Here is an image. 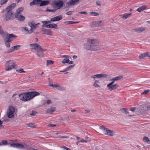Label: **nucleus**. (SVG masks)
Wrapping results in <instances>:
<instances>
[{"instance_id": "1", "label": "nucleus", "mask_w": 150, "mask_h": 150, "mask_svg": "<svg viewBox=\"0 0 150 150\" xmlns=\"http://www.w3.org/2000/svg\"><path fill=\"white\" fill-rule=\"evenodd\" d=\"M16 6V3H12L1 11V13H5L3 16L4 21H6L13 20L15 18L14 14L12 12V11H11L14 9Z\"/></svg>"}, {"instance_id": "2", "label": "nucleus", "mask_w": 150, "mask_h": 150, "mask_svg": "<svg viewBox=\"0 0 150 150\" xmlns=\"http://www.w3.org/2000/svg\"><path fill=\"white\" fill-rule=\"evenodd\" d=\"M40 95V93L38 92H29L20 94L19 96V98L21 100L27 101L30 100L35 97Z\"/></svg>"}, {"instance_id": "3", "label": "nucleus", "mask_w": 150, "mask_h": 150, "mask_svg": "<svg viewBox=\"0 0 150 150\" xmlns=\"http://www.w3.org/2000/svg\"><path fill=\"white\" fill-rule=\"evenodd\" d=\"M96 39H90L88 40L87 43L84 45L85 49L88 50L96 51L95 47L96 45Z\"/></svg>"}, {"instance_id": "4", "label": "nucleus", "mask_w": 150, "mask_h": 150, "mask_svg": "<svg viewBox=\"0 0 150 150\" xmlns=\"http://www.w3.org/2000/svg\"><path fill=\"white\" fill-rule=\"evenodd\" d=\"M100 129L103 130L105 134L106 135L112 136L115 134V132L113 131L106 128L103 126H100Z\"/></svg>"}, {"instance_id": "5", "label": "nucleus", "mask_w": 150, "mask_h": 150, "mask_svg": "<svg viewBox=\"0 0 150 150\" xmlns=\"http://www.w3.org/2000/svg\"><path fill=\"white\" fill-rule=\"evenodd\" d=\"M15 109L14 107L12 106L9 107L7 111V115L8 117L12 118L14 117V113Z\"/></svg>"}, {"instance_id": "6", "label": "nucleus", "mask_w": 150, "mask_h": 150, "mask_svg": "<svg viewBox=\"0 0 150 150\" xmlns=\"http://www.w3.org/2000/svg\"><path fill=\"white\" fill-rule=\"evenodd\" d=\"M103 24V21H93L90 23V25L92 27H96L102 26Z\"/></svg>"}, {"instance_id": "7", "label": "nucleus", "mask_w": 150, "mask_h": 150, "mask_svg": "<svg viewBox=\"0 0 150 150\" xmlns=\"http://www.w3.org/2000/svg\"><path fill=\"white\" fill-rule=\"evenodd\" d=\"M8 65L6 67V71L11 70L15 67L13 61V60H9L6 62V64Z\"/></svg>"}, {"instance_id": "8", "label": "nucleus", "mask_w": 150, "mask_h": 150, "mask_svg": "<svg viewBox=\"0 0 150 150\" xmlns=\"http://www.w3.org/2000/svg\"><path fill=\"white\" fill-rule=\"evenodd\" d=\"M53 4L56 7L57 9L61 8L64 5V2L62 1L58 0L57 1H54Z\"/></svg>"}, {"instance_id": "9", "label": "nucleus", "mask_w": 150, "mask_h": 150, "mask_svg": "<svg viewBox=\"0 0 150 150\" xmlns=\"http://www.w3.org/2000/svg\"><path fill=\"white\" fill-rule=\"evenodd\" d=\"M51 88L59 91H64L65 88L61 85H49Z\"/></svg>"}, {"instance_id": "10", "label": "nucleus", "mask_w": 150, "mask_h": 150, "mask_svg": "<svg viewBox=\"0 0 150 150\" xmlns=\"http://www.w3.org/2000/svg\"><path fill=\"white\" fill-rule=\"evenodd\" d=\"M107 75L106 74H97L95 75L92 76L91 78H94V79H102L104 78L107 77Z\"/></svg>"}, {"instance_id": "11", "label": "nucleus", "mask_w": 150, "mask_h": 150, "mask_svg": "<svg viewBox=\"0 0 150 150\" xmlns=\"http://www.w3.org/2000/svg\"><path fill=\"white\" fill-rule=\"evenodd\" d=\"M21 47L20 45H16L11 47L10 49L8 50L6 52V53H9L13 51L18 50Z\"/></svg>"}, {"instance_id": "12", "label": "nucleus", "mask_w": 150, "mask_h": 150, "mask_svg": "<svg viewBox=\"0 0 150 150\" xmlns=\"http://www.w3.org/2000/svg\"><path fill=\"white\" fill-rule=\"evenodd\" d=\"M79 0H70L69 2L67 3V4L68 6H74L77 4V3L79 2Z\"/></svg>"}, {"instance_id": "13", "label": "nucleus", "mask_w": 150, "mask_h": 150, "mask_svg": "<svg viewBox=\"0 0 150 150\" xmlns=\"http://www.w3.org/2000/svg\"><path fill=\"white\" fill-rule=\"evenodd\" d=\"M5 38L8 39L12 40V41L13 40H12V39L16 38H17V36L14 34L7 33Z\"/></svg>"}, {"instance_id": "14", "label": "nucleus", "mask_w": 150, "mask_h": 150, "mask_svg": "<svg viewBox=\"0 0 150 150\" xmlns=\"http://www.w3.org/2000/svg\"><path fill=\"white\" fill-rule=\"evenodd\" d=\"M41 32L42 33L48 35H51V33L52 32L50 29L45 28L42 29Z\"/></svg>"}, {"instance_id": "15", "label": "nucleus", "mask_w": 150, "mask_h": 150, "mask_svg": "<svg viewBox=\"0 0 150 150\" xmlns=\"http://www.w3.org/2000/svg\"><path fill=\"white\" fill-rule=\"evenodd\" d=\"M35 53L39 57H44L43 53L39 49H37L36 50Z\"/></svg>"}, {"instance_id": "16", "label": "nucleus", "mask_w": 150, "mask_h": 150, "mask_svg": "<svg viewBox=\"0 0 150 150\" xmlns=\"http://www.w3.org/2000/svg\"><path fill=\"white\" fill-rule=\"evenodd\" d=\"M15 18H16L17 20L19 21L23 22V21L25 19V17L21 15H18L16 17V16H15Z\"/></svg>"}, {"instance_id": "17", "label": "nucleus", "mask_w": 150, "mask_h": 150, "mask_svg": "<svg viewBox=\"0 0 150 150\" xmlns=\"http://www.w3.org/2000/svg\"><path fill=\"white\" fill-rule=\"evenodd\" d=\"M62 18V15H59L57 16L54 17L53 18H51V21L53 22L59 21L61 20Z\"/></svg>"}, {"instance_id": "18", "label": "nucleus", "mask_w": 150, "mask_h": 150, "mask_svg": "<svg viewBox=\"0 0 150 150\" xmlns=\"http://www.w3.org/2000/svg\"><path fill=\"white\" fill-rule=\"evenodd\" d=\"M118 87V85H107V88L110 91L115 89Z\"/></svg>"}, {"instance_id": "19", "label": "nucleus", "mask_w": 150, "mask_h": 150, "mask_svg": "<svg viewBox=\"0 0 150 150\" xmlns=\"http://www.w3.org/2000/svg\"><path fill=\"white\" fill-rule=\"evenodd\" d=\"M4 41L6 46L7 47H10V43L11 42L12 40H10L6 39V38L4 39Z\"/></svg>"}, {"instance_id": "20", "label": "nucleus", "mask_w": 150, "mask_h": 150, "mask_svg": "<svg viewBox=\"0 0 150 150\" xmlns=\"http://www.w3.org/2000/svg\"><path fill=\"white\" fill-rule=\"evenodd\" d=\"M50 3V1L48 0L42 1L40 2L39 4L40 6H42L48 5Z\"/></svg>"}, {"instance_id": "21", "label": "nucleus", "mask_w": 150, "mask_h": 150, "mask_svg": "<svg viewBox=\"0 0 150 150\" xmlns=\"http://www.w3.org/2000/svg\"><path fill=\"white\" fill-rule=\"evenodd\" d=\"M46 28H54L57 29L58 27L57 24L54 23L50 24L46 26Z\"/></svg>"}, {"instance_id": "22", "label": "nucleus", "mask_w": 150, "mask_h": 150, "mask_svg": "<svg viewBox=\"0 0 150 150\" xmlns=\"http://www.w3.org/2000/svg\"><path fill=\"white\" fill-rule=\"evenodd\" d=\"M24 9L23 7H20L18 8L16 11V13L14 14L15 16H16V17L18 15H21V13L22 12Z\"/></svg>"}, {"instance_id": "23", "label": "nucleus", "mask_w": 150, "mask_h": 150, "mask_svg": "<svg viewBox=\"0 0 150 150\" xmlns=\"http://www.w3.org/2000/svg\"><path fill=\"white\" fill-rule=\"evenodd\" d=\"M132 14V13H125L123 14H121L120 15V16L123 19H126L129 17Z\"/></svg>"}, {"instance_id": "24", "label": "nucleus", "mask_w": 150, "mask_h": 150, "mask_svg": "<svg viewBox=\"0 0 150 150\" xmlns=\"http://www.w3.org/2000/svg\"><path fill=\"white\" fill-rule=\"evenodd\" d=\"M145 30V28L144 27H140L135 29H134L136 32L138 33H140L143 31Z\"/></svg>"}, {"instance_id": "25", "label": "nucleus", "mask_w": 150, "mask_h": 150, "mask_svg": "<svg viewBox=\"0 0 150 150\" xmlns=\"http://www.w3.org/2000/svg\"><path fill=\"white\" fill-rule=\"evenodd\" d=\"M123 78V76L122 75H120L116 77L113 79H111L110 81H113L114 83L115 81H117Z\"/></svg>"}, {"instance_id": "26", "label": "nucleus", "mask_w": 150, "mask_h": 150, "mask_svg": "<svg viewBox=\"0 0 150 150\" xmlns=\"http://www.w3.org/2000/svg\"><path fill=\"white\" fill-rule=\"evenodd\" d=\"M146 5H143L138 8L137 9V11L141 12L145 10L146 8Z\"/></svg>"}, {"instance_id": "27", "label": "nucleus", "mask_w": 150, "mask_h": 150, "mask_svg": "<svg viewBox=\"0 0 150 150\" xmlns=\"http://www.w3.org/2000/svg\"><path fill=\"white\" fill-rule=\"evenodd\" d=\"M148 55L149 53L146 52L140 54L139 56V58L140 59H143L145 57L148 56Z\"/></svg>"}, {"instance_id": "28", "label": "nucleus", "mask_w": 150, "mask_h": 150, "mask_svg": "<svg viewBox=\"0 0 150 150\" xmlns=\"http://www.w3.org/2000/svg\"><path fill=\"white\" fill-rule=\"evenodd\" d=\"M30 47H32L34 49H36L37 48L38 49H39L40 46L37 44H30Z\"/></svg>"}, {"instance_id": "29", "label": "nucleus", "mask_w": 150, "mask_h": 150, "mask_svg": "<svg viewBox=\"0 0 150 150\" xmlns=\"http://www.w3.org/2000/svg\"><path fill=\"white\" fill-rule=\"evenodd\" d=\"M55 110V108H51L48 109L46 111L47 113H52Z\"/></svg>"}, {"instance_id": "30", "label": "nucleus", "mask_w": 150, "mask_h": 150, "mask_svg": "<svg viewBox=\"0 0 150 150\" xmlns=\"http://www.w3.org/2000/svg\"><path fill=\"white\" fill-rule=\"evenodd\" d=\"M148 108L146 109V108H145L144 109V108L142 106H139L137 108V110H138V111L140 112H142V110H148Z\"/></svg>"}, {"instance_id": "31", "label": "nucleus", "mask_w": 150, "mask_h": 150, "mask_svg": "<svg viewBox=\"0 0 150 150\" xmlns=\"http://www.w3.org/2000/svg\"><path fill=\"white\" fill-rule=\"evenodd\" d=\"M77 22H75L73 21H65L64 22V23L65 25H69L72 24H75L78 23Z\"/></svg>"}, {"instance_id": "32", "label": "nucleus", "mask_w": 150, "mask_h": 150, "mask_svg": "<svg viewBox=\"0 0 150 150\" xmlns=\"http://www.w3.org/2000/svg\"><path fill=\"white\" fill-rule=\"evenodd\" d=\"M21 149H24L25 148V146L22 145V144L18 143L17 148Z\"/></svg>"}, {"instance_id": "33", "label": "nucleus", "mask_w": 150, "mask_h": 150, "mask_svg": "<svg viewBox=\"0 0 150 150\" xmlns=\"http://www.w3.org/2000/svg\"><path fill=\"white\" fill-rule=\"evenodd\" d=\"M59 150H71L70 149L67 147L64 146H60L59 148Z\"/></svg>"}, {"instance_id": "34", "label": "nucleus", "mask_w": 150, "mask_h": 150, "mask_svg": "<svg viewBox=\"0 0 150 150\" xmlns=\"http://www.w3.org/2000/svg\"><path fill=\"white\" fill-rule=\"evenodd\" d=\"M28 127L33 128L36 127L35 125L33 123H28L26 124Z\"/></svg>"}, {"instance_id": "35", "label": "nucleus", "mask_w": 150, "mask_h": 150, "mask_svg": "<svg viewBox=\"0 0 150 150\" xmlns=\"http://www.w3.org/2000/svg\"><path fill=\"white\" fill-rule=\"evenodd\" d=\"M120 110L121 112L123 113H125L126 114H127L129 113V112L125 108H123L120 109Z\"/></svg>"}, {"instance_id": "36", "label": "nucleus", "mask_w": 150, "mask_h": 150, "mask_svg": "<svg viewBox=\"0 0 150 150\" xmlns=\"http://www.w3.org/2000/svg\"><path fill=\"white\" fill-rule=\"evenodd\" d=\"M69 59L67 58L64 59L62 61V63L63 64H65L68 63L69 62Z\"/></svg>"}, {"instance_id": "37", "label": "nucleus", "mask_w": 150, "mask_h": 150, "mask_svg": "<svg viewBox=\"0 0 150 150\" xmlns=\"http://www.w3.org/2000/svg\"><path fill=\"white\" fill-rule=\"evenodd\" d=\"M54 61L52 60H47V65H51L54 63Z\"/></svg>"}, {"instance_id": "38", "label": "nucleus", "mask_w": 150, "mask_h": 150, "mask_svg": "<svg viewBox=\"0 0 150 150\" xmlns=\"http://www.w3.org/2000/svg\"><path fill=\"white\" fill-rule=\"evenodd\" d=\"M28 24L32 29H33V28L35 27V26H34V24L31 22H29Z\"/></svg>"}, {"instance_id": "39", "label": "nucleus", "mask_w": 150, "mask_h": 150, "mask_svg": "<svg viewBox=\"0 0 150 150\" xmlns=\"http://www.w3.org/2000/svg\"><path fill=\"white\" fill-rule=\"evenodd\" d=\"M144 141L145 142L148 143V142H149L150 140L147 137H144L143 138Z\"/></svg>"}, {"instance_id": "40", "label": "nucleus", "mask_w": 150, "mask_h": 150, "mask_svg": "<svg viewBox=\"0 0 150 150\" xmlns=\"http://www.w3.org/2000/svg\"><path fill=\"white\" fill-rule=\"evenodd\" d=\"M16 71L18 72V73H25V71H24L23 69H20L16 70Z\"/></svg>"}, {"instance_id": "41", "label": "nucleus", "mask_w": 150, "mask_h": 150, "mask_svg": "<svg viewBox=\"0 0 150 150\" xmlns=\"http://www.w3.org/2000/svg\"><path fill=\"white\" fill-rule=\"evenodd\" d=\"M1 145H6L8 144H9V143H8L7 142V141L6 140H3L1 143Z\"/></svg>"}, {"instance_id": "42", "label": "nucleus", "mask_w": 150, "mask_h": 150, "mask_svg": "<svg viewBox=\"0 0 150 150\" xmlns=\"http://www.w3.org/2000/svg\"><path fill=\"white\" fill-rule=\"evenodd\" d=\"M75 66V65L74 64L72 65L69 66V67H67L66 68V69L68 71H69V70H70L71 68L74 67Z\"/></svg>"}, {"instance_id": "43", "label": "nucleus", "mask_w": 150, "mask_h": 150, "mask_svg": "<svg viewBox=\"0 0 150 150\" xmlns=\"http://www.w3.org/2000/svg\"><path fill=\"white\" fill-rule=\"evenodd\" d=\"M8 0H1L0 2L1 5L5 4L8 1Z\"/></svg>"}, {"instance_id": "44", "label": "nucleus", "mask_w": 150, "mask_h": 150, "mask_svg": "<svg viewBox=\"0 0 150 150\" xmlns=\"http://www.w3.org/2000/svg\"><path fill=\"white\" fill-rule=\"evenodd\" d=\"M18 143H13L12 144H11L10 146L11 147H13L15 148H17V145Z\"/></svg>"}, {"instance_id": "45", "label": "nucleus", "mask_w": 150, "mask_h": 150, "mask_svg": "<svg viewBox=\"0 0 150 150\" xmlns=\"http://www.w3.org/2000/svg\"><path fill=\"white\" fill-rule=\"evenodd\" d=\"M91 14L93 15L94 16H97L99 15L98 13L92 12L91 13Z\"/></svg>"}, {"instance_id": "46", "label": "nucleus", "mask_w": 150, "mask_h": 150, "mask_svg": "<svg viewBox=\"0 0 150 150\" xmlns=\"http://www.w3.org/2000/svg\"><path fill=\"white\" fill-rule=\"evenodd\" d=\"M150 91L149 89L144 91V92L142 93V94H146L148 93Z\"/></svg>"}, {"instance_id": "47", "label": "nucleus", "mask_w": 150, "mask_h": 150, "mask_svg": "<svg viewBox=\"0 0 150 150\" xmlns=\"http://www.w3.org/2000/svg\"><path fill=\"white\" fill-rule=\"evenodd\" d=\"M73 13H74L73 11H68L67 12V13H66V14L68 15H71Z\"/></svg>"}, {"instance_id": "48", "label": "nucleus", "mask_w": 150, "mask_h": 150, "mask_svg": "<svg viewBox=\"0 0 150 150\" xmlns=\"http://www.w3.org/2000/svg\"><path fill=\"white\" fill-rule=\"evenodd\" d=\"M37 113L35 111H33L32 113H30V115H31L34 116Z\"/></svg>"}, {"instance_id": "49", "label": "nucleus", "mask_w": 150, "mask_h": 150, "mask_svg": "<svg viewBox=\"0 0 150 150\" xmlns=\"http://www.w3.org/2000/svg\"><path fill=\"white\" fill-rule=\"evenodd\" d=\"M47 21H45V22L44 23V24H43L42 25V28H44V27H46V26L48 25H47Z\"/></svg>"}, {"instance_id": "50", "label": "nucleus", "mask_w": 150, "mask_h": 150, "mask_svg": "<svg viewBox=\"0 0 150 150\" xmlns=\"http://www.w3.org/2000/svg\"><path fill=\"white\" fill-rule=\"evenodd\" d=\"M35 2L34 1V0H33V1H32L30 3V6H32L33 5H35Z\"/></svg>"}, {"instance_id": "51", "label": "nucleus", "mask_w": 150, "mask_h": 150, "mask_svg": "<svg viewBox=\"0 0 150 150\" xmlns=\"http://www.w3.org/2000/svg\"><path fill=\"white\" fill-rule=\"evenodd\" d=\"M46 11L47 12H54L56 10L47 9L46 10Z\"/></svg>"}, {"instance_id": "52", "label": "nucleus", "mask_w": 150, "mask_h": 150, "mask_svg": "<svg viewBox=\"0 0 150 150\" xmlns=\"http://www.w3.org/2000/svg\"><path fill=\"white\" fill-rule=\"evenodd\" d=\"M96 3L97 5H98V6H101V5H100L101 2L100 1H99V0L97 1L96 2Z\"/></svg>"}, {"instance_id": "53", "label": "nucleus", "mask_w": 150, "mask_h": 150, "mask_svg": "<svg viewBox=\"0 0 150 150\" xmlns=\"http://www.w3.org/2000/svg\"><path fill=\"white\" fill-rule=\"evenodd\" d=\"M57 138H59L60 137L61 138H66V139H67L68 138H69V137L67 136H58L57 137Z\"/></svg>"}, {"instance_id": "54", "label": "nucleus", "mask_w": 150, "mask_h": 150, "mask_svg": "<svg viewBox=\"0 0 150 150\" xmlns=\"http://www.w3.org/2000/svg\"><path fill=\"white\" fill-rule=\"evenodd\" d=\"M43 53V52L45 51H47L46 49H43L40 46V48L39 49Z\"/></svg>"}, {"instance_id": "55", "label": "nucleus", "mask_w": 150, "mask_h": 150, "mask_svg": "<svg viewBox=\"0 0 150 150\" xmlns=\"http://www.w3.org/2000/svg\"><path fill=\"white\" fill-rule=\"evenodd\" d=\"M34 1L35 2H36V4H39L40 2H41L42 0H34Z\"/></svg>"}, {"instance_id": "56", "label": "nucleus", "mask_w": 150, "mask_h": 150, "mask_svg": "<svg viewBox=\"0 0 150 150\" xmlns=\"http://www.w3.org/2000/svg\"><path fill=\"white\" fill-rule=\"evenodd\" d=\"M79 13L80 14H87V13L86 11L80 12H79Z\"/></svg>"}, {"instance_id": "57", "label": "nucleus", "mask_w": 150, "mask_h": 150, "mask_svg": "<svg viewBox=\"0 0 150 150\" xmlns=\"http://www.w3.org/2000/svg\"><path fill=\"white\" fill-rule=\"evenodd\" d=\"M49 83L48 84H53V83L51 79H50V78H49Z\"/></svg>"}, {"instance_id": "58", "label": "nucleus", "mask_w": 150, "mask_h": 150, "mask_svg": "<svg viewBox=\"0 0 150 150\" xmlns=\"http://www.w3.org/2000/svg\"><path fill=\"white\" fill-rule=\"evenodd\" d=\"M33 29H32L31 28V29L29 30H28V32L29 34H31L33 32Z\"/></svg>"}, {"instance_id": "59", "label": "nucleus", "mask_w": 150, "mask_h": 150, "mask_svg": "<svg viewBox=\"0 0 150 150\" xmlns=\"http://www.w3.org/2000/svg\"><path fill=\"white\" fill-rule=\"evenodd\" d=\"M136 109V108L135 107H132L131 108L130 110L132 112H134Z\"/></svg>"}, {"instance_id": "60", "label": "nucleus", "mask_w": 150, "mask_h": 150, "mask_svg": "<svg viewBox=\"0 0 150 150\" xmlns=\"http://www.w3.org/2000/svg\"><path fill=\"white\" fill-rule=\"evenodd\" d=\"M39 24H40L39 23H37L36 24H34V26H35V27L33 28V29H35V28H36L37 27V26L39 25Z\"/></svg>"}, {"instance_id": "61", "label": "nucleus", "mask_w": 150, "mask_h": 150, "mask_svg": "<svg viewBox=\"0 0 150 150\" xmlns=\"http://www.w3.org/2000/svg\"><path fill=\"white\" fill-rule=\"evenodd\" d=\"M48 126L50 127H54L55 126H56L55 125H52V124H49L48 125Z\"/></svg>"}, {"instance_id": "62", "label": "nucleus", "mask_w": 150, "mask_h": 150, "mask_svg": "<svg viewBox=\"0 0 150 150\" xmlns=\"http://www.w3.org/2000/svg\"><path fill=\"white\" fill-rule=\"evenodd\" d=\"M7 83V81H5L4 82V81H0V84H4Z\"/></svg>"}, {"instance_id": "63", "label": "nucleus", "mask_w": 150, "mask_h": 150, "mask_svg": "<svg viewBox=\"0 0 150 150\" xmlns=\"http://www.w3.org/2000/svg\"><path fill=\"white\" fill-rule=\"evenodd\" d=\"M100 83V82L99 81L96 80L95 82L93 83V84H96L97 83Z\"/></svg>"}, {"instance_id": "64", "label": "nucleus", "mask_w": 150, "mask_h": 150, "mask_svg": "<svg viewBox=\"0 0 150 150\" xmlns=\"http://www.w3.org/2000/svg\"><path fill=\"white\" fill-rule=\"evenodd\" d=\"M51 103V101L50 100H48L47 101V103L48 104H50Z\"/></svg>"}]
</instances>
